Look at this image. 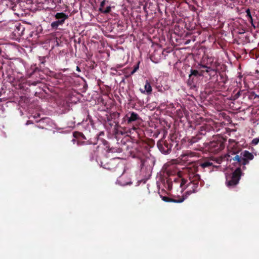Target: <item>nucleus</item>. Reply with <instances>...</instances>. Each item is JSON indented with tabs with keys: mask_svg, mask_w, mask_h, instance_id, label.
Masks as SVG:
<instances>
[{
	"mask_svg": "<svg viewBox=\"0 0 259 259\" xmlns=\"http://www.w3.org/2000/svg\"><path fill=\"white\" fill-rule=\"evenodd\" d=\"M254 156L252 153L247 150H245L240 153V155L236 154L235 152H229L226 155L227 161L231 162L234 161L233 163L239 166L242 165V169L246 168L245 165L249 163V160L253 159Z\"/></svg>",
	"mask_w": 259,
	"mask_h": 259,
	"instance_id": "f257e3e1",
	"label": "nucleus"
},
{
	"mask_svg": "<svg viewBox=\"0 0 259 259\" xmlns=\"http://www.w3.org/2000/svg\"><path fill=\"white\" fill-rule=\"evenodd\" d=\"M176 139V134H172L170 136V140L169 142L167 141L164 139H161L158 141L157 143V147L159 150L163 153L168 154L170 152L172 144L171 143H176V146L178 145Z\"/></svg>",
	"mask_w": 259,
	"mask_h": 259,
	"instance_id": "f03ea898",
	"label": "nucleus"
},
{
	"mask_svg": "<svg viewBox=\"0 0 259 259\" xmlns=\"http://www.w3.org/2000/svg\"><path fill=\"white\" fill-rule=\"evenodd\" d=\"M100 164L104 168L114 172L116 176L120 175L123 171L122 165L121 164L117 163L114 159H109L105 163L101 161Z\"/></svg>",
	"mask_w": 259,
	"mask_h": 259,
	"instance_id": "7ed1b4c3",
	"label": "nucleus"
},
{
	"mask_svg": "<svg viewBox=\"0 0 259 259\" xmlns=\"http://www.w3.org/2000/svg\"><path fill=\"white\" fill-rule=\"evenodd\" d=\"M226 141L222 137H216L208 145L209 151L214 154L219 152L225 148Z\"/></svg>",
	"mask_w": 259,
	"mask_h": 259,
	"instance_id": "20e7f679",
	"label": "nucleus"
},
{
	"mask_svg": "<svg viewBox=\"0 0 259 259\" xmlns=\"http://www.w3.org/2000/svg\"><path fill=\"white\" fill-rule=\"evenodd\" d=\"M242 175L241 169L237 167L231 175L226 176V184L229 187H234L237 185Z\"/></svg>",
	"mask_w": 259,
	"mask_h": 259,
	"instance_id": "39448f33",
	"label": "nucleus"
},
{
	"mask_svg": "<svg viewBox=\"0 0 259 259\" xmlns=\"http://www.w3.org/2000/svg\"><path fill=\"white\" fill-rule=\"evenodd\" d=\"M123 119L125 122H126L127 125H132L133 126L135 125V123L140 122L141 118L137 113L134 112H130L125 115ZM136 125L137 126V125Z\"/></svg>",
	"mask_w": 259,
	"mask_h": 259,
	"instance_id": "423d86ee",
	"label": "nucleus"
},
{
	"mask_svg": "<svg viewBox=\"0 0 259 259\" xmlns=\"http://www.w3.org/2000/svg\"><path fill=\"white\" fill-rule=\"evenodd\" d=\"M121 175L117 180V183L121 186H124L132 184L130 175L124 172V169L123 167V171L120 174Z\"/></svg>",
	"mask_w": 259,
	"mask_h": 259,
	"instance_id": "0eeeda50",
	"label": "nucleus"
},
{
	"mask_svg": "<svg viewBox=\"0 0 259 259\" xmlns=\"http://www.w3.org/2000/svg\"><path fill=\"white\" fill-rule=\"evenodd\" d=\"M199 167L198 161L192 162L190 163L187 167L190 180L194 179V176L198 175L197 172L198 171Z\"/></svg>",
	"mask_w": 259,
	"mask_h": 259,
	"instance_id": "6e6552de",
	"label": "nucleus"
},
{
	"mask_svg": "<svg viewBox=\"0 0 259 259\" xmlns=\"http://www.w3.org/2000/svg\"><path fill=\"white\" fill-rule=\"evenodd\" d=\"M194 179H191V184L189 186L192 185L191 190L188 191L186 193L190 195L193 193L197 192L198 187L199 181L200 180V176L199 175H196L194 176Z\"/></svg>",
	"mask_w": 259,
	"mask_h": 259,
	"instance_id": "1a4fd4ad",
	"label": "nucleus"
},
{
	"mask_svg": "<svg viewBox=\"0 0 259 259\" xmlns=\"http://www.w3.org/2000/svg\"><path fill=\"white\" fill-rule=\"evenodd\" d=\"M138 130V126L136 125H133L131 128L127 129V128L125 127H122V128H120L119 130L117 129L116 132H115V135L116 136H117L119 135H123L125 134H133L134 131H135L136 133H137V130Z\"/></svg>",
	"mask_w": 259,
	"mask_h": 259,
	"instance_id": "9d476101",
	"label": "nucleus"
},
{
	"mask_svg": "<svg viewBox=\"0 0 259 259\" xmlns=\"http://www.w3.org/2000/svg\"><path fill=\"white\" fill-rule=\"evenodd\" d=\"M198 164L201 168L210 171L214 167L212 162L209 160H198Z\"/></svg>",
	"mask_w": 259,
	"mask_h": 259,
	"instance_id": "9b49d317",
	"label": "nucleus"
},
{
	"mask_svg": "<svg viewBox=\"0 0 259 259\" xmlns=\"http://www.w3.org/2000/svg\"><path fill=\"white\" fill-rule=\"evenodd\" d=\"M185 199V198L184 196L178 198H171L166 196L162 197V199L167 202L181 203L184 201Z\"/></svg>",
	"mask_w": 259,
	"mask_h": 259,
	"instance_id": "f8f14e48",
	"label": "nucleus"
},
{
	"mask_svg": "<svg viewBox=\"0 0 259 259\" xmlns=\"http://www.w3.org/2000/svg\"><path fill=\"white\" fill-rule=\"evenodd\" d=\"M195 156H196V153L190 151H187L181 155L182 159L186 161H189V158H192Z\"/></svg>",
	"mask_w": 259,
	"mask_h": 259,
	"instance_id": "ddd939ff",
	"label": "nucleus"
},
{
	"mask_svg": "<svg viewBox=\"0 0 259 259\" xmlns=\"http://www.w3.org/2000/svg\"><path fill=\"white\" fill-rule=\"evenodd\" d=\"M55 18L60 21L63 24L65 22V21L68 18V16L63 12L57 13L55 15Z\"/></svg>",
	"mask_w": 259,
	"mask_h": 259,
	"instance_id": "4468645a",
	"label": "nucleus"
},
{
	"mask_svg": "<svg viewBox=\"0 0 259 259\" xmlns=\"http://www.w3.org/2000/svg\"><path fill=\"white\" fill-rule=\"evenodd\" d=\"M201 67L205 69L206 72L208 73L210 78L217 75V71L211 67H207L205 65H202Z\"/></svg>",
	"mask_w": 259,
	"mask_h": 259,
	"instance_id": "2eb2a0df",
	"label": "nucleus"
},
{
	"mask_svg": "<svg viewBox=\"0 0 259 259\" xmlns=\"http://www.w3.org/2000/svg\"><path fill=\"white\" fill-rule=\"evenodd\" d=\"M211 129V127L208 125H202L200 127V129L198 132V134L201 137L202 135H205L206 133L209 131Z\"/></svg>",
	"mask_w": 259,
	"mask_h": 259,
	"instance_id": "dca6fc26",
	"label": "nucleus"
},
{
	"mask_svg": "<svg viewBox=\"0 0 259 259\" xmlns=\"http://www.w3.org/2000/svg\"><path fill=\"white\" fill-rule=\"evenodd\" d=\"M172 182H174L176 184H179L180 183V187H182L184 185H185L186 183V181L182 179H181L179 177H174L172 178Z\"/></svg>",
	"mask_w": 259,
	"mask_h": 259,
	"instance_id": "f3484780",
	"label": "nucleus"
},
{
	"mask_svg": "<svg viewBox=\"0 0 259 259\" xmlns=\"http://www.w3.org/2000/svg\"><path fill=\"white\" fill-rule=\"evenodd\" d=\"M201 139V137L199 136V134H197L195 136L192 137L189 140V143L192 145L193 144L197 142L199 140Z\"/></svg>",
	"mask_w": 259,
	"mask_h": 259,
	"instance_id": "a211bd4d",
	"label": "nucleus"
},
{
	"mask_svg": "<svg viewBox=\"0 0 259 259\" xmlns=\"http://www.w3.org/2000/svg\"><path fill=\"white\" fill-rule=\"evenodd\" d=\"M190 72H191V73L190 74V75H191L193 76H195L196 77H198L203 76L202 72H199V71H198L197 70H194V69H191Z\"/></svg>",
	"mask_w": 259,
	"mask_h": 259,
	"instance_id": "6ab92c4d",
	"label": "nucleus"
},
{
	"mask_svg": "<svg viewBox=\"0 0 259 259\" xmlns=\"http://www.w3.org/2000/svg\"><path fill=\"white\" fill-rule=\"evenodd\" d=\"M63 24V23H62L61 22H60V21H58L57 20V21L53 22L51 24V26L52 28L56 30L58 29V27L59 25H62Z\"/></svg>",
	"mask_w": 259,
	"mask_h": 259,
	"instance_id": "aec40b11",
	"label": "nucleus"
},
{
	"mask_svg": "<svg viewBox=\"0 0 259 259\" xmlns=\"http://www.w3.org/2000/svg\"><path fill=\"white\" fill-rule=\"evenodd\" d=\"M63 24V23H62L61 22H60V21H58L57 20V21L53 22L51 24V26L52 28L56 30L58 29V27L59 25H62Z\"/></svg>",
	"mask_w": 259,
	"mask_h": 259,
	"instance_id": "412c9836",
	"label": "nucleus"
},
{
	"mask_svg": "<svg viewBox=\"0 0 259 259\" xmlns=\"http://www.w3.org/2000/svg\"><path fill=\"white\" fill-rule=\"evenodd\" d=\"M145 90L147 92L148 94H151L152 92V88L148 80H146V83L144 86Z\"/></svg>",
	"mask_w": 259,
	"mask_h": 259,
	"instance_id": "4be33fe9",
	"label": "nucleus"
},
{
	"mask_svg": "<svg viewBox=\"0 0 259 259\" xmlns=\"http://www.w3.org/2000/svg\"><path fill=\"white\" fill-rule=\"evenodd\" d=\"M195 77H196L194 76H193L189 74V79H188V82H187L189 85H190V86L194 85V83L196 80Z\"/></svg>",
	"mask_w": 259,
	"mask_h": 259,
	"instance_id": "5701e85b",
	"label": "nucleus"
},
{
	"mask_svg": "<svg viewBox=\"0 0 259 259\" xmlns=\"http://www.w3.org/2000/svg\"><path fill=\"white\" fill-rule=\"evenodd\" d=\"M246 16L249 19L250 22L251 23L252 26H253V27H255V26L253 25V24L252 23V18L251 15L250 10L249 9H247L246 10Z\"/></svg>",
	"mask_w": 259,
	"mask_h": 259,
	"instance_id": "b1692460",
	"label": "nucleus"
},
{
	"mask_svg": "<svg viewBox=\"0 0 259 259\" xmlns=\"http://www.w3.org/2000/svg\"><path fill=\"white\" fill-rule=\"evenodd\" d=\"M111 11V7L110 6H108L106 9H104L101 12L103 14H109Z\"/></svg>",
	"mask_w": 259,
	"mask_h": 259,
	"instance_id": "393cba45",
	"label": "nucleus"
},
{
	"mask_svg": "<svg viewBox=\"0 0 259 259\" xmlns=\"http://www.w3.org/2000/svg\"><path fill=\"white\" fill-rule=\"evenodd\" d=\"M167 183L168 185V188L169 190H171L172 187V178H170L167 180Z\"/></svg>",
	"mask_w": 259,
	"mask_h": 259,
	"instance_id": "a878e982",
	"label": "nucleus"
},
{
	"mask_svg": "<svg viewBox=\"0 0 259 259\" xmlns=\"http://www.w3.org/2000/svg\"><path fill=\"white\" fill-rule=\"evenodd\" d=\"M107 2L106 0H103L101 3V4H100V8H99V11L101 13V12L103 10V9H104V7L106 4V2Z\"/></svg>",
	"mask_w": 259,
	"mask_h": 259,
	"instance_id": "bb28decb",
	"label": "nucleus"
},
{
	"mask_svg": "<svg viewBox=\"0 0 259 259\" xmlns=\"http://www.w3.org/2000/svg\"><path fill=\"white\" fill-rule=\"evenodd\" d=\"M120 128H122V127L119 124V123H117L115 124L114 128V133H115V132H116V130H119Z\"/></svg>",
	"mask_w": 259,
	"mask_h": 259,
	"instance_id": "cd10ccee",
	"label": "nucleus"
},
{
	"mask_svg": "<svg viewBox=\"0 0 259 259\" xmlns=\"http://www.w3.org/2000/svg\"><path fill=\"white\" fill-rule=\"evenodd\" d=\"M76 135H78L79 136L81 137L83 139H85V138L84 136L83 135V134H82L81 133L77 132V133H74L73 134V135L75 137H76Z\"/></svg>",
	"mask_w": 259,
	"mask_h": 259,
	"instance_id": "c85d7f7f",
	"label": "nucleus"
},
{
	"mask_svg": "<svg viewBox=\"0 0 259 259\" xmlns=\"http://www.w3.org/2000/svg\"><path fill=\"white\" fill-rule=\"evenodd\" d=\"M259 142V138L253 139L252 141V144L253 145H257Z\"/></svg>",
	"mask_w": 259,
	"mask_h": 259,
	"instance_id": "c756f323",
	"label": "nucleus"
},
{
	"mask_svg": "<svg viewBox=\"0 0 259 259\" xmlns=\"http://www.w3.org/2000/svg\"><path fill=\"white\" fill-rule=\"evenodd\" d=\"M63 76V74L61 73H55L54 75V77L57 79L61 78L62 76Z\"/></svg>",
	"mask_w": 259,
	"mask_h": 259,
	"instance_id": "7c9ffc66",
	"label": "nucleus"
},
{
	"mask_svg": "<svg viewBox=\"0 0 259 259\" xmlns=\"http://www.w3.org/2000/svg\"><path fill=\"white\" fill-rule=\"evenodd\" d=\"M240 96V91H238L236 94L234 96V99L235 100L238 98Z\"/></svg>",
	"mask_w": 259,
	"mask_h": 259,
	"instance_id": "2f4dec72",
	"label": "nucleus"
},
{
	"mask_svg": "<svg viewBox=\"0 0 259 259\" xmlns=\"http://www.w3.org/2000/svg\"><path fill=\"white\" fill-rule=\"evenodd\" d=\"M140 160H141V166L142 167L144 165V163L145 162V160L144 159L140 158Z\"/></svg>",
	"mask_w": 259,
	"mask_h": 259,
	"instance_id": "473e14b6",
	"label": "nucleus"
},
{
	"mask_svg": "<svg viewBox=\"0 0 259 259\" xmlns=\"http://www.w3.org/2000/svg\"><path fill=\"white\" fill-rule=\"evenodd\" d=\"M138 69H139V64H138L134 66V68L133 70H135V71H137Z\"/></svg>",
	"mask_w": 259,
	"mask_h": 259,
	"instance_id": "72a5a7b5",
	"label": "nucleus"
},
{
	"mask_svg": "<svg viewBox=\"0 0 259 259\" xmlns=\"http://www.w3.org/2000/svg\"><path fill=\"white\" fill-rule=\"evenodd\" d=\"M134 157H137L138 158H139V153H138L137 154V155H134Z\"/></svg>",
	"mask_w": 259,
	"mask_h": 259,
	"instance_id": "f704fd0d",
	"label": "nucleus"
},
{
	"mask_svg": "<svg viewBox=\"0 0 259 259\" xmlns=\"http://www.w3.org/2000/svg\"><path fill=\"white\" fill-rule=\"evenodd\" d=\"M136 71H135V70H133V71L131 72V74L130 75H133L134 74Z\"/></svg>",
	"mask_w": 259,
	"mask_h": 259,
	"instance_id": "c9c22d12",
	"label": "nucleus"
},
{
	"mask_svg": "<svg viewBox=\"0 0 259 259\" xmlns=\"http://www.w3.org/2000/svg\"><path fill=\"white\" fill-rule=\"evenodd\" d=\"M76 70L80 72V69L79 67L78 66H76Z\"/></svg>",
	"mask_w": 259,
	"mask_h": 259,
	"instance_id": "e433bc0d",
	"label": "nucleus"
},
{
	"mask_svg": "<svg viewBox=\"0 0 259 259\" xmlns=\"http://www.w3.org/2000/svg\"><path fill=\"white\" fill-rule=\"evenodd\" d=\"M199 72H202L203 74H204V72H206L205 70H201Z\"/></svg>",
	"mask_w": 259,
	"mask_h": 259,
	"instance_id": "4c0bfd02",
	"label": "nucleus"
},
{
	"mask_svg": "<svg viewBox=\"0 0 259 259\" xmlns=\"http://www.w3.org/2000/svg\"><path fill=\"white\" fill-rule=\"evenodd\" d=\"M30 122V121H27V123H26V124H28V123H29Z\"/></svg>",
	"mask_w": 259,
	"mask_h": 259,
	"instance_id": "58836bf2",
	"label": "nucleus"
},
{
	"mask_svg": "<svg viewBox=\"0 0 259 259\" xmlns=\"http://www.w3.org/2000/svg\"><path fill=\"white\" fill-rule=\"evenodd\" d=\"M75 141H76V140H75V139H73V140H72V141H73V142H74Z\"/></svg>",
	"mask_w": 259,
	"mask_h": 259,
	"instance_id": "ea45409f",
	"label": "nucleus"
}]
</instances>
